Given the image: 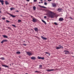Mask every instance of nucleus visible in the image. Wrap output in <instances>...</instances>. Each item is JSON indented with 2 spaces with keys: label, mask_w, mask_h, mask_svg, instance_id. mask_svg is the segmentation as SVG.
Wrapping results in <instances>:
<instances>
[{
  "label": "nucleus",
  "mask_w": 74,
  "mask_h": 74,
  "mask_svg": "<svg viewBox=\"0 0 74 74\" xmlns=\"http://www.w3.org/2000/svg\"><path fill=\"white\" fill-rule=\"evenodd\" d=\"M45 15H47L48 17L51 18H53L55 16H56V14L55 13L49 10H47V14H46Z\"/></svg>",
  "instance_id": "nucleus-1"
},
{
  "label": "nucleus",
  "mask_w": 74,
  "mask_h": 74,
  "mask_svg": "<svg viewBox=\"0 0 74 74\" xmlns=\"http://www.w3.org/2000/svg\"><path fill=\"white\" fill-rule=\"evenodd\" d=\"M59 47H56V49H60V48H63V47L62 46H61V45H59Z\"/></svg>",
  "instance_id": "nucleus-2"
},
{
  "label": "nucleus",
  "mask_w": 74,
  "mask_h": 74,
  "mask_svg": "<svg viewBox=\"0 0 74 74\" xmlns=\"http://www.w3.org/2000/svg\"><path fill=\"white\" fill-rule=\"evenodd\" d=\"M59 21L61 22L62 21H63V20H64V19H63V18L61 17V18H60L59 19Z\"/></svg>",
  "instance_id": "nucleus-3"
},
{
  "label": "nucleus",
  "mask_w": 74,
  "mask_h": 74,
  "mask_svg": "<svg viewBox=\"0 0 74 74\" xmlns=\"http://www.w3.org/2000/svg\"><path fill=\"white\" fill-rule=\"evenodd\" d=\"M32 21L33 22H37V19L35 18H33Z\"/></svg>",
  "instance_id": "nucleus-4"
},
{
  "label": "nucleus",
  "mask_w": 74,
  "mask_h": 74,
  "mask_svg": "<svg viewBox=\"0 0 74 74\" xmlns=\"http://www.w3.org/2000/svg\"><path fill=\"white\" fill-rule=\"evenodd\" d=\"M38 59H42V60H44V58H42L41 57L38 56Z\"/></svg>",
  "instance_id": "nucleus-5"
},
{
  "label": "nucleus",
  "mask_w": 74,
  "mask_h": 74,
  "mask_svg": "<svg viewBox=\"0 0 74 74\" xmlns=\"http://www.w3.org/2000/svg\"><path fill=\"white\" fill-rule=\"evenodd\" d=\"M8 41L7 40H2L1 43L2 44H3V42H7Z\"/></svg>",
  "instance_id": "nucleus-6"
},
{
  "label": "nucleus",
  "mask_w": 74,
  "mask_h": 74,
  "mask_svg": "<svg viewBox=\"0 0 74 74\" xmlns=\"http://www.w3.org/2000/svg\"><path fill=\"white\" fill-rule=\"evenodd\" d=\"M41 38H42V39L43 40H47V38H45L44 37H43V36H41Z\"/></svg>",
  "instance_id": "nucleus-7"
},
{
  "label": "nucleus",
  "mask_w": 74,
  "mask_h": 74,
  "mask_svg": "<svg viewBox=\"0 0 74 74\" xmlns=\"http://www.w3.org/2000/svg\"><path fill=\"white\" fill-rule=\"evenodd\" d=\"M27 53L29 55V56H30V55H32V53L29 52H27Z\"/></svg>",
  "instance_id": "nucleus-8"
},
{
  "label": "nucleus",
  "mask_w": 74,
  "mask_h": 74,
  "mask_svg": "<svg viewBox=\"0 0 74 74\" xmlns=\"http://www.w3.org/2000/svg\"><path fill=\"white\" fill-rule=\"evenodd\" d=\"M54 69H51L46 70V71H54Z\"/></svg>",
  "instance_id": "nucleus-9"
},
{
  "label": "nucleus",
  "mask_w": 74,
  "mask_h": 74,
  "mask_svg": "<svg viewBox=\"0 0 74 74\" xmlns=\"http://www.w3.org/2000/svg\"><path fill=\"white\" fill-rule=\"evenodd\" d=\"M64 52H65V54H68L69 53V51L67 50H65Z\"/></svg>",
  "instance_id": "nucleus-10"
},
{
  "label": "nucleus",
  "mask_w": 74,
  "mask_h": 74,
  "mask_svg": "<svg viewBox=\"0 0 74 74\" xmlns=\"http://www.w3.org/2000/svg\"><path fill=\"white\" fill-rule=\"evenodd\" d=\"M31 59H32V60H35V59H36V58L35 57H32L31 58Z\"/></svg>",
  "instance_id": "nucleus-11"
},
{
  "label": "nucleus",
  "mask_w": 74,
  "mask_h": 74,
  "mask_svg": "<svg viewBox=\"0 0 74 74\" xmlns=\"http://www.w3.org/2000/svg\"><path fill=\"white\" fill-rule=\"evenodd\" d=\"M0 2L1 3L2 5H4V1H3V0L1 1V0H0Z\"/></svg>",
  "instance_id": "nucleus-12"
},
{
  "label": "nucleus",
  "mask_w": 74,
  "mask_h": 74,
  "mask_svg": "<svg viewBox=\"0 0 74 74\" xmlns=\"http://www.w3.org/2000/svg\"><path fill=\"white\" fill-rule=\"evenodd\" d=\"M34 30L35 32H38V28H34Z\"/></svg>",
  "instance_id": "nucleus-13"
},
{
  "label": "nucleus",
  "mask_w": 74,
  "mask_h": 74,
  "mask_svg": "<svg viewBox=\"0 0 74 74\" xmlns=\"http://www.w3.org/2000/svg\"><path fill=\"white\" fill-rule=\"evenodd\" d=\"M10 15L13 18H15V17H16V16H14V15L10 14Z\"/></svg>",
  "instance_id": "nucleus-14"
},
{
  "label": "nucleus",
  "mask_w": 74,
  "mask_h": 74,
  "mask_svg": "<svg viewBox=\"0 0 74 74\" xmlns=\"http://www.w3.org/2000/svg\"><path fill=\"white\" fill-rule=\"evenodd\" d=\"M42 22H43V23H44L45 24V25H47V23H46V22H45V21H44V20L42 19Z\"/></svg>",
  "instance_id": "nucleus-15"
},
{
  "label": "nucleus",
  "mask_w": 74,
  "mask_h": 74,
  "mask_svg": "<svg viewBox=\"0 0 74 74\" xmlns=\"http://www.w3.org/2000/svg\"><path fill=\"white\" fill-rule=\"evenodd\" d=\"M3 37L4 38H8V36H7L3 35Z\"/></svg>",
  "instance_id": "nucleus-16"
},
{
  "label": "nucleus",
  "mask_w": 74,
  "mask_h": 74,
  "mask_svg": "<svg viewBox=\"0 0 74 74\" xmlns=\"http://www.w3.org/2000/svg\"><path fill=\"white\" fill-rule=\"evenodd\" d=\"M5 4L6 5H8L9 4V3L7 1H5Z\"/></svg>",
  "instance_id": "nucleus-17"
},
{
  "label": "nucleus",
  "mask_w": 74,
  "mask_h": 74,
  "mask_svg": "<svg viewBox=\"0 0 74 74\" xmlns=\"http://www.w3.org/2000/svg\"><path fill=\"white\" fill-rule=\"evenodd\" d=\"M58 11L59 12H60V11H62V8H58Z\"/></svg>",
  "instance_id": "nucleus-18"
},
{
  "label": "nucleus",
  "mask_w": 74,
  "mask_h": 74,
  "mask_svg": "<svg viewBox=\"0 0 74 74\" xmlns=\"http://www.w3.org/2000/svg\"><path fill=\"white\" fill-rule=\"evenodd\" d=\"M2 66H3V67H8V66L7 65H2Z\"/></svg>",
  "instance_id": "nucleus-19"
},
{
  "label": "nucleus",
  "mask_w": 74,
  "mask_h": 74,
  "mask_svg": "<svg viewBox=\"0 0 74 74\" xmlns=\"http://www.w3.org/2000/svg\"><path fill=\"white\" fill-rule=\"evenodd\" d=\"M15 8H10V10L11 11H12V10H15Z\"/></svg>",
  "instance_id": "nucleus-20"
},
{
  "label": "nucleus",
  "mask_w": 74,
  "mask_h": 74,
  "mask_svg": "<svg viewBox=\"0 0 74 74\" xmlns=\"http://www.w3.org/2000/svg\"><path fill=\"white\" fill-rule=\"evenodd\" d=\"M52 5L53 7H56V5L55 4H52Z\"/></svg>",
  "instance_id": "nucleus-21"
},
{
  "label": "nucleus",
  "mask_w": 74,
  "mask_h": 74,
  "mask_svg": "<svg viewBox=\"0 0 74 74\" xmlns=\"http://www.w3.org/2000/svg\"><path fill=\"white\" fill-rule=\"evenodd\" d=\"M33 9L34 11H35V10H36V7L34 6L33 7Z\"/></svg>",
  "instance_id": "nucleus-22"
},
{
  "label": "nucleus",
  "mask_w": 74,
  "mask_h": 74,
  "mask_svg": "<svg viewBox=\"0 0 74 74\" xmlns=\"http://www.w3.org/2000/svg\"><path fill=\"white\" fill-rule=\"evenodd\" d=\"M17 54H20L21 53V52L20 51H17L16 52Z\"/></svg>",
  "instance_id": "nucleus-23"
},
{
  "label": "nucleus",
  "mask_w": 74,
  "mask_h": 74,
  "mask_svg": "<svg viewBox=\"0 0 74 74\" xmlns=\"http://www.w3.org/2000/svg\"><path fill=\"white\" fill-rule=\"evenodd\" d=\"M45 53H46V54H48L49 56H50L51 55V54H49V53L48 52H45Z\"/></svg>",
  "instance_id": "nucleus-24"
},
{
  "label": "nucleus",
  "mask_w": 74,
  "mask_h": 74,
  "mask_svg": "<svg viewBox=\"0 0 74 74\" xmlns=\"http://www.w3.org/2000/svg\"><path fill=\"white\" fill-rule=\"evenodd\" d=\"M34 73H40V71H34Z\"/></svg>",
  "instance_id": "nucleus-25"
},
{
  "label": "nucleus",
  "mask_w": 74,
  "mask_h": 74,
  "mask_svg": "<svg viewBox=\"0 0 74 74\" xmlns=\"http://www.w3.org/2000/svg\"><path fill=\"white\" fill-rule=\"evenodd\" d=\"M12 26H13V27H16V26L14 25H12Z\"/></svg>",
  "instance_id": "nucleus-26"
},
{
  "label": "nucleus",
  "mask_w": 74,
  "mask_h": 74,
  "mask_svg": "<svg viewBox=\"0 0 74 74\" xmlns=\"http://www.w3.org/2000/svg\"><path fill=\"white\" fill-rule=\"evenodd\" d=\"M0 59H1V60H4V58L2 57L0 58Z\"/></svg>",
  "instance_id": "nucleus-27"
},
{
  "label": "nucleus",
  "mask_w": 74,
  "mask_h": 74,
  "mask_svg": "<svg viewBox=\"0 0 74 74\" xmlns=\"http://www.w3.org/2000/svg\"><path fill=\"white\" fill-rule=\"evenodd\" d=\"M6 22L7 23H9V22H10V21H8V20H6Z\"/></svg>",
  "instance_id": "nucleus-28"
},
{
  "label": "nucleus",
  "mask_w": 74,
  "mask_h": 74,
  "mask_svg": "<svg viewBox=\"0 0 74 74\" xmlns=\"http://www.w3.org/2000/svg\"><path fill=\"white\" fill-rule=\"evenodd\" d=\"M54 25H58V23H56V22H55L54 23Z\"/></svg>",
  "instance_id": "nucleus-29"
},
{
  "label": "nucleus",
  "mask_w": 74,
  "mask_h": 74,
  "mask_svg": "<svg viewBox=\"0 0 74 74\" xmlns=\"http://www.w3.org/2000/svg\"><path fill=\"white\" fill-rule=\"evenodd\" d=\"M39 67H40L41 68H42V65H39Z\"/></svg>",
  "instance_id": "nucleus-30"
},
{
  "label": "nucleus",
  "mask_w": 74,
  "mask_h": 74,
  "mask_svg": "<svg viewBox=\"0 0 74 74\" xmlns=\"http://www.w3.org/2000/svg\"><path fill=\"white\" fill-rule=\"evenodd\" d=\"M22 21H21V20H18V22H21Z\"/></svg>",
  "instance_id": "nucleus-31"
},
{
  "label": "nucleus",
  "mask_w": 74,
  "mask_h": 74,
  "mask_svg": "<svg viewBox=\"0 0 74 74\" xmlns=\"http://www.w3.org/2000/svg\"><path fill=\"white\" fill-rule=\"evenodd\" d=\"M44 4L46 5H47V2H45Z\"/></svg>",
  "instance_id": "nucleus-32"
},
{
  "label": "nucleus",
  "mask_w": 74,
  "mask_h": 74,
  "mask_svg": "<svg viewBox=\"0 0 74 74\" xmlns=\"http://www.w3.org/2000/svg\"><path fill=\"white\" fill-rule=\"evenodd\" d=\"M37 0H34V2H37Z\"/></svg>",
  "instance_id": "nucleus-33"
},
{
  "label": "nucleus",
  "mask_w": 74,
  "mask_h": 74,
  "mask_svg": "<svg viewBox=\"0 0 74 74\" xmlns=\"http://www.w3.org/2000/svg\"><path fill=\"white\" fill-rule=\"evenodd\" d=\"M2 19H3V20H5V18H2Z\"/></svg>",
  "instance_id": "nucleus-34"
},
{
  "label": "nucleus",
  "mask_w": 74,
  "mask_h": 74,
  "mask_svg": "<svg viewBox=\"0 0 74 74\" xmlns=\"http://www.w3.org/2000/svg\"><path fill=\"white\" fill-rule=\"evenodd\" d=\"M42 8H47L46 7H44V6H42Z\"/></svg>",
  "instance_id": "nucleus-35"
},
{
  "label": "nucleus",
  "mask_w": 74,
  "mask_h": 74,
  "mask_svg": "<svg viewBox=\"0 0 74 74\" xmlns=\"http://www.w3.org/2000/svg\"><path fill=\"white\" fill-rule=\"evenodd\" d=\"M44 19H46V18H47V16H44Z\"/></svg>",
  "instance_id": "nucleus-36"
},
{
  "label": "nucleus",
  "mask_w": 74,
  "mask_h": 74,
  "mask_svg": "<svg viewBox=\"0 0 74 74\" xmlns=\"http://www.w3.org/2000/svg\"><path fill=\"white\" fill-rule=\"evenodd\" d=\"M23 45H24V46H26V45L25 44H23Z\"/></svg>",
  "instance_id": "nucleus-37"
},
{
  "label": "nucleus",
  "mask_w": 74,
  "mask_h": 74,
  "mask_svg": "<svg viewBox=\"0 0 74 74\" xmlns=\"http://www.w3.org/2000/svg\"><path fill=\"white\" fill-rule=\"evenodd\" d=\"M69 18H70V19H72V20L73 19L72 18V17H70Z\"/></svg>",
  "instance_id": "nucleus-38"
},
{
  "label": "nucleus",
  "mask_w": 74,
  "mask_h": 74,
  "mask_svg": "<svg viewBox=\"0 0 74 74\" xmlns=\"http://www.w3.org/2000/svg\"><path fill=\"white\" fill-rule=\"evenodd\" d=\"M48 1H51L52 0H48Z\"/></svg>",
  "instance_id": "nucleus-39"
},
{
  "label": "nucleus",
  "mask_w": 74,
  "mask_h": 74,
  "mask_svg": "<svg viewBox=\"0 0 74 74\" xmlns=\"http://www.w3.org/2000/svg\"><path fill=\"white\" fill-rule=\"evenodd\" d=\"M27 1H28V2H29V1H30V0H27Z\"/></svg>",
  "instance_id": "nucleus-40"
},
{
  "label": "nucleus",
  "mask_w": 74,
  "mask_h": 74,
  "mask_svg": "<svg viewBox=\"0 0 74 74\" xmlns=\"http://www.w3.org/2000/svg\"><path fill=\"white\" fill-rule=\"evenodd\" d=\"M16 12H19V11L18 10H17L16 11Z\"/></svg>",
  "instance_id": "nucleus-41"
},
{
  "label": "nucleus",
  "mask_w": 74,
  "mask_h": 74,
  "mask_svg": "<svg viewBox=\"0 0 74 74\" xmlns=\"http://www.w3.org/2000/svg\"><path fill=\"white\" fill-rule=\"evenodd\" d=\"M1 71V67H0V71Z\"/></svg>",
  "instance_id": "nucleus-42"
},
{
  "label": "nucleus",
  "mask_w": 74,
  "mask_h": 74,
  "mask_svg": "<svg viewBox=\"0 0 74 74\" xmlns=\"http://www.w3.org/2000/svg\"><path fill=\"white\" fill-rule=\"evenodd\" d=\"M39 4H40V3H41V2H39Z\"/></svg>",
  "instance_id": "nucleus-43"
},
{
  "label": "nucleus",
  "mask_w": 74,
  "mask_h": 74,
  "mask_svg": "<svg viewBox=\"0 0 74 74\" xmlns=\"http://www.w3.org/2000/svg\"><path fill=\"white\" fill-rule=\"evenodd\" d=\"M40 1H42V0H40Z\"/></svg>",
  "instance_id": "nucleus-44"
},
{
  "label": "nucleus",
  "mask_w": 74,
  "mask_h": 74,
  "mask_svg": "<svg viewBox=\"0 0 74 74\" xmlns=\"http://www.w3.org/2000/svg\"><path fill=\"white\" fill-rule=\"evenodd\" d=\"M43 2H41V3H43Z\"/></svg>",
  "instance_id": "nucleus-45"
},
{
  "label": "nucleus",
  "mask_w": 74,
  "mask_h": 74,
  "mask_svg": "<svg viewBox=\"0 0 74 74\" xmlns=\"http://www.w3.org/2000/svg\"><path fill=\"white\" fill-rule=\"evenodd\" d=\"M0 13H1V11H0Z\"/></svg>",
  "instance_id": "nucleus-46"
},
{
  "label": "nucleus",
  "mask_w": 74,
  "mask_h": 74,
  "mask_svg": "<svg viewBox=\"0 0 74 74\" xmlns=\"http://www.w3.org/2000/svg\"><path fill=\"white\" fill-rule=\"evenodd\" d=\"M8 28H9V29H10V27H8Z\"/></svg>",
  "instance_id": "nucleus-47"
},
{
  "label": "nucleus",
  "mask_w": 74,
  "mask_h": 74,
  "mask_svg": "<svg viewBox=\"0 0 74 74\" xmlns=\"http://www.w3.org/2000/svg\"><path fill=\"white\" fill-rule=\"evenodd\" d=\"M24 42H25V41H24Z\"/></svg>",
  "instance_id": "nucleus-48"
},
{
  "label": "nucleus",
  "mask_w": 74,
  "mask_h": 74,
  "mask_svg": "<svg viewBox=\"0 0 74 74\" xmlns=\"http://www.w3.org/2000/svg\"><path fill=\"white\" fill-rule=\"evenodd\" d=\"M71 53L73 54V53Z\"/></svg>",
  "instance_id": "nucleus-49"
},
{
  "label": "nucleus",
  "mask_w": 74,
  "mask_h": 74,
  "mask_svg": "<svg viewBox=\"0 0 74 74\" xmlns=\"http://www.w3.org/2000/svg\"><path fill=\"white\" fill-rule=\"evenodd\" d=\"M72 57H74V56H73Z\"/></svg>",
  "instance_id": "nucleus-50"
},
{
  "label": "nucleus",
  "mask_w": 74,
  "mask_h": 74,
  "mask_svg": "<svg viewBox=\"0 0 74 74\" xmlns=\"http://www.w3.org/2000/svg\"><path fill=\"white\" fill-rule=\"evenodd\" d=\"M10 66H11V64H10Z\"/></svg>",
  "instance_id": "nucleus-51"
}]
</instances>
